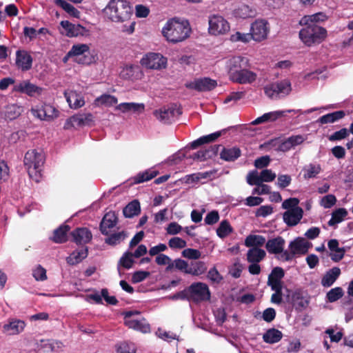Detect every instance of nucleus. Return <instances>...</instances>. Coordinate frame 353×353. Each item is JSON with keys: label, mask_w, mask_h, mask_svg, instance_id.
I'll return each instance as SVG.
<instances>
[{"label": "nucleus", "mask_w": 353, "mask_h": 353, "mask_svg": "<svg viewBox=\"0 0 353 353\" xmlns=\"http://www.w3.org/2000/svg\"><path fill=\"white\" fill-rule=\"evenodd\" d=\"M312 247V243L303 237H296L288 245L289 250H285L281 256H276L277 259L288 262L292 261L296 256L305 255Z\"/></svg>", "instance_id": "nucleus-5"}, {"label": "nucleus", "mask_w": 353, "mask_h": 353, "mask_svg": "<svg viewBox=\"0 0 353 353\" xmlns=\"http://www.w3.org/2000/svg\"><path fill=\"white\" fill-rule=\"evenodd\" d=\"M220 159L228 162L234 161L241 155V150L238 147L225 148L221 145Z\"/></svg>", "instance_id": "nucleus-24"}, {"label": "nucleus", "mask_w": 353, "mask_h": 353, "mask_svg": "<svg viewBox=\"0 0 353 353\" xmlns=\"http://www.w3.org/2000/svg\"><path fill=\"white\" fill-rule=\"evenodd\" d=\"M261 183L263 182H271L273 181L276 175L272 170H263L260 174Z\"/></svg>", "instance_id": "nucleus-63"}, {"label": "nucleus", "mask_w": 353, "mask_h": 353, "mask_svg": "<svg viewBox=\"0 0 353 353\" xmlns=\"http://www.w3.org/2000/svg\"><path fill=\"white\" fill-rule=\"evenodd\" d=\"M72 241L77 245H85L91 241L92 234L87 228H77L70 232Z\"/></svg>", "instance_id": "nucleus-19"}, {"label": "nucleus", "mask_w": 353, "mask_h": 353, "mask_svg": "<svg viewBox=\"0 0 353 353\" xmlns=\"http://www.w3.org/2000/svg\"><path fill=\"white\" fill-rule=\"evenodd\" d=\"M292 300L296 310L305 308L309 303L307 300L304 299L303 292L301 290H296L292 293Z\"/></svg>", "instance_id": "nucleus-41"}, {"label": "nucleus", "mask_w": 353, "mask_h": 353, "mask_svg": "<svg viewBox=\"0 0 353 353\" xmlns=\"http://www.w3.org/2000/svg\"><path fill=\"white\" fill-rule=\"evenodd\" d=\"M133 257L132 252H125L118 262V270L121 266L128 270L131 268L134 263Z\"/></svg>", "instance_id": "nucleus-49"}, {"label": "nucleus", "mask_w": 353, "mask_h": 353, "mask_svg": "<svg viewBox=\"0 0 353 353\" xmlns=\"http://www.w3.org/2000/svg\"><path fill=\"white\" fill-rule=\"evenodd\" d=\"M32 64L31 55L26 50H19L16 52V65L23 71L30 70Z\"/></svg>", "instance_id": "nucleus-21"}, {"label": "nucleus", "mask_w": 353, "mask_h": 353, "mask_svg": "<svg viewBox=\"0 0 353 353\" xmlns=\"http://www.w3.org/2000/svg\"><path fill=\"white\" fill-rule=\"evenodd\" d=\"M305 27L299 31L301 41L307 46L322 43L327 36V32L325 28L317 24L305 25Z\"/></svg>", "instance_id": "nucleus-4"}, {"label": "nucleus", "mask_w": 353, "mask_h": 353, "mask_svg": "<svg viewBox=\"0 0 353 353\" xmlns=\"http://www.w3.org/2000/svg\"><path fill=\"white\" fill-rule=\"evenodd\" d=\"M345 116V113L343 110H338L321 116L318 119V122L321 124L331 123L343 119Z\"/></svg>", "instance_id": "nucleus-38"}, {"label": "nucleus", "mask_w": 353, "mask_h": 353, "mask_svg": "<svg viewBox=\"0 0 353 353\" xmlns=\"http://www.w3.org/2000/svg\"><path fill=\"white\" fill-rule=\"evenodd\" d=\"M322 169L320 164L310 163L305 165L303 169V178L309 179L315 178L321 172Z\"/></svg>", "instance_id": "nucleus-43"}, {"label": "nucleus", "mask_w": 353, "mask_h": 353, "mask_svg": "<svg viewBox=\"0 0 353 353\" xmlns=\"http://www.w3.org/2000/svg\"><path fill=\"white\" fill-rule=\"evenodd\" d=\"M265 252L258 248L250 249L247 253V260L250 263H259L265 257Z\"/></svg>", "instance_id": "nucleus-40"}, {"label": "nucleus", "mask_w": 353, "mask_h": 353, "mask_svg": "<svg viewBox=\"0 0 353 353\" xmlns=\"http://www.w3.org/2000/svg\"><path fill=\"white\" fill-rule=\"evenodd\" d=\"M141 212L140 203L138 200L134 199L130 202L123 209V214L126 218H132L137 216Z\"/></svg>", "instance_id": "nucleus-35"}, {"label": "nucleus", "mask_w": 353, "mask_h": 353, "mask_svg": "<svg viewBox=\"0 0 353 353\" xmlns=\"http://www.w3.org/2000/svg\"><path fill=\"white\" fill-rule=\"evenodd\" d=\"M105 15L114 22H124L132 15L129 2L125 0H110L104 9Z\"/></svg>", "instance_id": "nucleus-2"}, {"label": "nucleus", "mask_w": 353, "mask_h": 353, "mask_svg": "<svg viewBox=\"0 0 353 353\" xmlns=\"http://www.w3.org/2000/svg\"><path fill=\"white\" fill-rule=\"evenodd\" d=\"M88 254V248L84 245L80 250H74L70 256L67 257V263L72 265H77L85 259Z\"/></svg>", "instance_id": "nucleus-30"}, {"label": "nucleus", "mask_w": 353, "mask_h": 353, "mask_svg": "<svg viewBox=\"0 0 353 353\" xmlns=\"http://www.w3.org/2000/svg\"><path fill=\"white\" fill-rule=\"evenodd\" d=\"M190 301L195 303L209 301L210 292L208 286L201 282L194 283L188 287Z\"/></svg>", "instance_id": "nucleus-9"}, {"label": "nucleus", "mask_w": 353, "mask_h": 353, "mask_svg": "<svg viewBox=\"0 0 353 353\" xmlns=\"http://www.w3.org/2000/svg\"><path fill=\"white\" fill-rule=\"evenodd\" d=\"M135 314H140V312L137 310L127 311L123 313L125 324L129 327L135 330L141 331L143 333H147L150 331V325L148 323H145L142 321L130 319V317Z\"/></svg>", "instance_id": "nucleus-15"}, {"label": "nucleus", "mask_w": 353, "mask_h": 353, "mask_svg": "<svg viewBox=\"0 0 353 353\" xmlns=\"http://www.w3.org/2000/svg\"><path fill=\"white\" fill-rule=\"evenodd\" d=\"M153 114L160 122L170 124L182 114V110L177 104L172 103L168 107L154 110Z\"/></svg>", "instance_id": "nucleus-7"}, {"label": "nucleus", "mask_w": 353, "mask_h": 353, "mask_svg": "<svg viewBox=\"0 0 353 353\" xmlns=\"http://www.w3.org/2000/svg\"><path fill=\"white\" fill-rule=\"evenodd\" d=\"M349 134L350 130L347 128H342L340 130L334 132L328 139L330 141H340L347 137Z\"/></svg>", "instance_id": "nucleus-58"}, {"label": "nucleus", "mask_w": 353, "mask_h": 353, "mask_svg": "<svg viewBox=\"0 0 353 353\" xmlns=\"http://www.w3.org/2000/svg\"><path fill=\"white\" fill-rule=\"evenodd\" d=\"M341 274V270L334 267L325 272L321 279V283L324 288L332 286Z\"/></svg>", "instance_id": "nucleus-28"}, {"label": "nucleus", "mask_w": 353, "mask_h": 353, "mask_svg": "<svg viewBox=\"0 0 353 353\" xmlns=\"http://www.w3.org/2000/svg\"><path fill=\"white\" fill-rule=\"evenodd\" d=\"M291 110H277L263 114L262 116L256 118L254 121L252 122L253 125H258L263 123H266L269 121H275L279 118L285 116L286 112H290Z\"/></svg>", "instance_id": "nucleus-26"}, {"label": "nucleus", "mask_w": 353, "mask_h": 353, "mask_svg": "<svg viewBox=\"0 0 353 353\" xmlns=\"http://www.w3.org/2000/svg\"><path fill=\"white\" fill-rule=\"evenodd\" d=\"M216 85V81L208 77L196 79L194 81L188 82L185 84V88L198 92L211 91L214 90Z\"/></svg>", "instance_id": "nucleus-13"}, {"label": "nucleus", "mask_w": 353, "mask_h": 353, "mask_svg": "<svg viewBox=\"0 0 353 353\" xmlns=\"http://www.w3.org/2000/svg\"><path fill=\"white\" fill-rule=\"evenodd\" d=\"M247 183L250 185H259L261 183V176L256 170L250 172L247 175Z\"/></svg>", "instance_id": "nucleus-60"}, {"label": "nucleus", "mask_w": 353, "mask_h": 353, "mask_svg": "<svg viewBox=\"0 0 353 353\" xmlns=\"http://www.w3.org/2000/svg\"><path fill=\"white\" fill-rule=\"evenodd\" d=\"M118 222V217L113 211H110L103 216L100 225L99 230L102 234L108 236L112 228H114Z\"/></svg>", "instance_id": "nucleus-18"}, {"label": "nucleus", "mask_w": 353, "mask_h": 353, "mask_svg": "<svg viewBox=\"0 0 353 353\" xmlns=\"http://www.w3.org/2000/svg\"><path fill=\"white\" fill-rule=\"evenodd\" d=\"M34 116L41 120L51 121L58 117V110L50 104H43L32 110Z\"/></svg>", "instance_id": "nucleus-16"}, {"label": "nucleus", "mask_w": 353, "mask_h": 353, "mask_svg": "<svg viewBox=\"0 0 353 353\" xmlns=\"http://www.w3.org/2000/svg\"><path fill=\"white\" fill-rule=\"evenodd\" d=\"M23 112V107L17 104H10L6 107L4 111L5 119L8 120H14L19 117Z\"/></svg>", "instance_id": "nucleus-39"}, {"label": "nucleus", "mask_w": 353, "mask_h": 353, "mask_svg": "<svg viewBox=\"0 0 353 353\" xmlns=\"http://www.w3.org/2000/svg\"><path fill=\"white\" fill-rule=\"evenodd\" d=\"M118 102L117 98L113 95L104 94L95 99V103L98 105L111 107Z\"/></svg>", "instance_id": "nucleus-46"}, {"label": "nucleus", "mask_w": 353, "mask_h": 353, "mask_svg": "<svg viewBox=\"0 0 353 353\" xmlns=\"http://www.w3.org/2000/svg\"><path fill=\"white\" fill-rule=\"evenodd\" d=\"M234 14L236 17L242 19L254 17L256 10L247 4H241L234 10Z\"/></svg>", "instance_id": "nucleus-33"}, {"label": "nucleus", "mask_w": 353, "mask_h": 353, "mask_svg": "<svg viewBox=\"0 0 353 353\" xmlns=\"http://www.w3.org/2000/svg\"><path fill=\"white\" fill-rule=\"evenodd\" d=\"M250 32L252 39L256 41L265 39L269 32L268 23L263 19L256 20L251 24Z\"/></svg>", "instance_id": "nucleus-14"}, {"label": "nucleus", "mask_w": 353, "mask_h": 353, "mask_svg": "<svg viewBox=\"0 0 353 353\" xmlns=\"http://www.w3.org/2000/svg\"><path fill=\"white\" fill-rule=\"evenodd\" d=\"M145 109L144 104L137 103H121L116 106V110H120L122 112H143Z\"/></svg>", "instance_id": "nucleus-37"}, {"label": "nucleus", "mask_w": 353, "mask_h": 353, "mask_svg": "<svg viewBox=\"0 0 353 353\" xmlns=\"http://www.w3.org/2000/svg\"><path fill=\"white\" fill-rule=\"evenodd\" d=\"M141 63L149 69L161 70L165 68L167 59L159 53L150 52L141 59Z\"/></svg>", "instance_id": "nucleus-11"}, {"label": "nucleus", "mask_w": 353, "mask_h": 353, "mask_svg": "<svg viewBox=\"0 0 353 353\" xmlns=\"http://www.w3.org/2000/svg\"><path fill=\"white\" fill-rule=\"evenodd\" d=\"M343 294V290L341 287H336L327 293L326 298L328 302L333 303L341 299Z\"/></svg>", "instance_id": "nucleus-53"}, {"label": "nucleus", "mask_w": 353, "mask_h": 353, "mask_svg": "<svg viewBox=\"0 0 353 353\" xmlns=\"http://www.w3.org/2000/svg\"><path fill=\"white\" fill-rule=\"evenodd\" d=\"M23 162L29 176L39 182L41 178L42 168L45 162L43 153L37 152L35 149L30 150L26 153Z\"/></svg>", "instance_id": "nucleus-3"}, {"label": "nucleus", "mask_w": 353, "mask_h": 353, "mask_svg": "<svg viewBox=\"0 0 353 353\" xmlns=\"http://www.w3.org/2000/svg\"><path fill=\"white\" fill-rule=\"evenodd\" d=\"M206 270L205 263L203 261L192 262L189 265L188 274L192 275H199L203 274Z\"/></svg>", "instance_id": "nucleus-51"}, {"label": "nucleus", "mask_w": 353, "mask_h": 353, "mask_svg": "<svg viewBox=\"0 0 353 353\" xmlns=\"http://www.w3.org/2000/svg\"><path fill=\"white\" fill-rule=\"evenodd\" d=\"M191 28L188 21H180L176 18L169 19L162 30L163 35L173 43L185 40L190 37Z\"/></svg>", "instance_id": "nucleus-1"}, {"label": "nucleus", "mask_w": 353, "mask_h": 353, "mask_svg": "<svg viewBox=\"0 0 353 353\" xmlns=\"http://www.w3.org/2000/svg\"><path fill=\"white\" fill-rule=\"evenodd\" d=\"M173 268L179 270L185 274H188L189 265L187 261L181 259H176L173 262L169 263L166 268V271H171Z\"/></svg>", "instance_id": "nucleus-47"}, {"label": "nucleus", "mask_w": 353, "mask_h": 353, "mask_svg": "<svg viewBox=\"0 0 353 353\" xmlns=\"http://www.w3.org/2000/svg\"><path fill=\"white\" fill-rule=\"evenodd\" d=\"M285 245V239L282 236H278L269 239L265 243V247L268 253L277 255V256H281L286 250H284Z\"/></svg>", "instance_id": "nucleus-17"}, {"label": "nucleus", "mask_w": 353, "mask_h": 353, "mask_svg": "<svg viewBox=\"0 0 353 353\" xmlns=\"http://www.w3.org/2000/svg\"><path fill=\"white\" fill-rule=\"evenodd\" d=\"M223 132H225V130H223L222 131L215 132L210 134L201 137L200 138L190 143V148L194 150L201 146V145L214 142L222 135Z\"/></svg>", "instance_id": "nucleus-29"}, {"label": "nucleus", "mask_w": 353, "mask_h": 353, "mask_svg": "<svg viewBox=\"0 0 353 353\" xmlns=\"http://www.w3.org/2000/svg\"><path fill=\"white\" fill-rule=\"evenodd\" d=\"M54 3L57 6L63 8L65 12L72 17H78L79 11L75 8L72 5L68 3L65 0H54Z\"/></svg>", "instance_id": "nucleus-50"}, {"label": "nucleus", "mask_w": 353, "mask_h": 353, "mask_svg": "<svg viewBox=\"0 0 353 353\" xmlns=\"http://www.w3.org/2000/svg\"><path fill=\"white\" fill-rule=\"evenodd\" d=\"M347 215V211L345 208H339L332 213V217L328 221L330 226H334L343 221Z\"/></svg>", "instance_id": "nucleus-44"}, {"label": "nucleus", "mask_w": 353, "mask_h": 353, "mask_svg": "<svg viewBox=\"0 0 353 353\" xmlns=\"http://www.w3.org/2000/svg\"><path fill=\"white\" fill-rule=\"evenodd\" d=\"M265 238L261 235H249L245 241L247 247H261L265 244Z\"/></svg>", "instance_id": "nucleus-45"}, {"label": "nucleus", "mask_w": 353, "mask_h": 353, "mask_svg": "<svg viewBox=\"0 0 353 353\" xmlns=\"http://www.w3.org/2000/svg\"><path fill=\"white\" fill-rule=\"evenodd\" d=\"M232 232V228L228 220L222 221L216 229V234L221 239L228 236Z\"/></svg>", "instance_id": "nucleus-52"}, {"label": "nucleus", "mask_w": 353, "mask_h": 353, "mask_svg": "<svg viewBox=\"0 0 353 353\" xmlns=\"http://www.w3.org/2000/svg\"><path fill=\"white\" fill-rule=\"evenodd\" d=\"M61 26L66 31V35L70 37L83 36L87 30L80 24H73L68 21H62Z\"/></svg>", "instance_id": "nucleus-22"}, {"label": "nucleus", "mask_w": 353, "mask_h": 353, "mask_svg": "<svg viewBox=\"0 0 353 353\" xmlns=\"http://www.w3.org/2000/svg\"><path fill=\"white\" fill-rule=\"evenodd\" d=\"M158 174V171L153 170H148L145 172H139L133 178V183L134 184H138L145 181H148L154 178Z\"/></svg>", "instance_id": "nucleus-42"}, {"label": "nucleus", "mask_w": 353, "mask_h": 353, "mask_svg": "<svg viewBox=\"0 0 353 353\" xmlns=\"http://www.w3.org/2000/svg\"><path fill=\"white\" fill-rule=\"evenodd\" d=\"M80 118L81 127L83 126H92L94 125V116L91 113H81L78 114Z\"/></svg>", "instance_id": "nucleus-57"}, {"label": "nucleus", "mask_w": 353, "mask_h": 353, "mask_svg": "<svg viewBox=\"0 0 353 353\" xmlns=\"http://www.w3.org/2000/svg\"><path fill=\"white\" fill-rule=\"evenodd\" d=\"M70 230L68 225L63 224L54 230L51 240L56 243H63L68 241V233Z\"/></svg>", "instance_id": "nucleus-31"}, {"label": "nucleus", "mask_w": 353, "mask_h": 353, "mask_svg": "<svg viewBox=\"0 0 353 353\" xmlns=\"http://www.w3.org/2000/svg\"><path fill=\"white\" fill-rule=\"evenodd\" d=\"M127 236V233L125 231H121L112 234H110L105 239V243L110 245H116L123 241Z\"/></svg>", "instance_id": "nucleus-48"}, {"label": "nucleus", "mask_w": 353, "mask_h": 353, "mask_svg": "<svg viewBox=\"0 0 353 353\" xmlns=\"http://www.w3.org/2000/svg\"><path fill=\"white\" fill-rule=\"evenodd\" d=\"M168 245L172 249H182L186 247V241L179 237L171 238L168 241Z\"/></svg>", "instance_id": "nucleus-59"}, {"label": "nucleus", "mask_w": 353, "mask_h": 353, "mask_svg": "<svg viewBox=\"0 0 353 353\" xmlns=\"http://www.w3.org/2000/svg\"><path fill=\"white\" fill-rule=\"evenodd\" d=\"M292 91V84L289 79L278 81L264 87L265 94L270 99L274 97H285Z\"/></svg>", "instance_id": "nucleus-6"}, {"label": "nucleus", "mask_w": 353, "mask_h": 353, "mask_svg": "<svg viewBox=\"0 0 353 353\" xmlns=\"http://www.w3.org/2000/svg\"><path fill=\"white\" fill-rule=\"evenodd\" d=\"M282 337V332L275 328H270L263 335V341L270 344L276 343L280 341Z\"/></svg>", "instance_id": "nucleus-36"}, {"label": "nucleus", "mask_w": 353, "mask_h": 353, "mask_svg": "<svg viewBox=\"0 0 353 353\" xmlns=\"http://www.w3.org/2000/svg\"><path fill=\"white\" fill-rule=\"evenodd\" d=\"M257 74L250 71L248 68H244L240 73L236 76L232 81L238 83L240 84L252 83L256 81Z\"/></svg>", "instance_id": "nucleus-27"}, {"label": "nucleus", "mask_w": 353, "mask_h": 353, "mask_svg": "<svg viewBox=\"0 0 353 353\" xmlns=\"http://www.w3.org/2000/svg\"><path fill=\"white\" fill-rule=\"evenodd\" d=\"M252 39L251 32L249 33H241L236 32L230 36V40L232 42L241 41L243 43H248Z\"/></svg>", "instance_id": "nucleus-55"}, {"label": "nucleus", "mask_w": 353, "mask_h": 353, "mask_svg": "<svg viewBox=\"0 0 353 353\" xmlns=\"http://www.w3.org/2000/svg\"><path fill=\"white\" fill-rule=\"evenodd\" d=\"M68 57H72L74 61L83 65H89L94 60L93 57L90 55V48L87 44L72 46L68 52Z\"/></svg>", "instance_id": "nucleus-8"}, {"label": "nucleus", "mask_w": 353, "mask_h": 353, "mask_svg": "<svg viewBox=\"0 0 353 353\" xmlns=\"http://www.w3.org/2000/svg\"><path fill=\"white\" fill-rule=\"evenodd\" d=\"M26 326V323L21 320H12L3 327V331L8 334H17L21 332Z\"/></svg>", "instance_id": "nucleus-32"}, {"label": "nucleus", "mask_w": 353, "mask_h": 353, "mask_svg": "<svg viewBox=\"0 0 353 353\" xmlns=\"http://www.w3.org/2000/svg\"><path fill=\"white\" fill-rule=\"evenodd\" d=\"M67 101L69 105L72 108H79L82 107L85 101L82 98H79L76 93H72L69 96L66 97Z\"/></svg>", "instance_id": "nucleus-54"}, {"label": "nucleus", "mask_w": 353, "mask_h": 353, "mask_svg": "<svg viewBox=\"0 0 353 353\" xmlns=\"http://www.w3.org/2000/svg\"><path fill=\"white\" fill-rule=\"evenodd\" d=\"M117 353H136V348L132 343H122L117 347Z\"/></svg>", "instance_id": "nucleus-64"}, {"label": "nucleus", "mask_w": 353, "mask_h": 353, "mask_svg": "<svg viewBox=\"0 0 353 353\" xmlns=\"http://www.w3.org/2000/svg\"><path fill=\"white\" fill-rule=\"evenodd\" d=\"M285 276V272L281 267H275L268 276V285L270 287H283L282 279Z\"/></svg>", "instance_id": "nucleus-25"}, {"label": "nucleus", "mask_w": 353, "mask_h": 353, "mask_svg": "<svg viewBox=\"0 0 353 353\" xmlns=\"http://www.w3.org/2000/svg\"><path fill=\"white\" fill-rule=\"evenodd\" d=\"M303 215V210L301 207L290 209L283 214V221L288 226L292 227L296 225Z\"/></svg>", "instance_id": "nucleus-20"}, {"label": "nucleus", "mask_w": 353, "mask_h": 353, "mask_svg": "<svg viewBox=\"0 0 353 353\" xmlns=\"http://www.w3.org/2000/svg\"><path fill=\"white\" fill-rule=\"evenodd\" d=\"M327 19V15L323 12H317L311 15H305L301 18L300 24L310 25L325 21Z\"/></svg>", "instance_id": "nucleus-34"}, {"label": "nucleus", "mask_w": 353, "mask_h": 353, "mask_svg": "<svg viewBox=\"0 0 353 353\" xmlns=\"http://www.w3.org/2000/svg\"><path fill=\"white\" fill-rule=\"evenodd\" d=\"M209 33L214 35L225 34L230 30L228 22L220 15L209 17Z\"/></svg>", "instance_id": "nucleus-12"}, {"label": "nucleus", "mask_w": 353, "mask_h": 353, "mask_svg": "<svg viewBox=\"0 0 353 353\" xmlns=\"http://www.w3.org/2000/svg\"><path fill=\"white\" fill-rule=\"evenodd\" d=\"M14 90L21 93H25L30 97L39 95L43 91V88L29 81H23L15 86Z\"/></svg>", "instance_id": "nucleus-23"}, {"label": "nucleus", "mask_w": 353, "mask_h": 353, "mask_svg": "<svg viewBox=\"0 0 353 353\" xmlns=\"http://www.w3.org/2000/svg\"><path fill=\"white\" fill-rule=\"evenodd\" d=\"M248 67L249 60L246 57L235 56L228 59L226 68L230 80L232 81L241 70Z\"/></svg>", "instance_id": "nucleus-10"}, {"label": "nucleus", "mask_w": 353, "mask_h": 353, "mask_svg": "<svg viewBox=\"0 0 353 353\" xmlns=\"http://www.w3.org/2000/svg\"><path fill=\"white\" fill-rule=\"evenodd\" d=\"M32 276L37 281H45L47 279L46 270L41 265H38L33 270Z\"/></svg>", "instance_id": "nucleus-62"}, {"label": "nucleus", "mask_w": 353, "mask_h": 353, "mask_svg": "<svg viewBox=\"0 0 353 353\" xmlns=\"http://www.w3.org/2000/svg\"><path fill=\"white\" fill-rule=\"evenodd\" d=\"M79 114H74L66 119L63 129L71 130L72 128L81 127Z\"/></svg>", "instance_id": "nucleus-56"}, {"label": "nucleus", "mask_w": 353, "mask_h": 353, "mask_svg": "<svg viewBox=\"0 0 353 353\" xmlns=\"http://www.w3.org/2000/svg\"><path fill=\"white\" fill-rule=\"evenodd\" d=\"M182 256L185 258L189 259H199L201 256V253L199 250L192 249V248H187L184 249L182 251Z\"/></svg>", "instance_id": "nucleus-61"}]
</instances>
